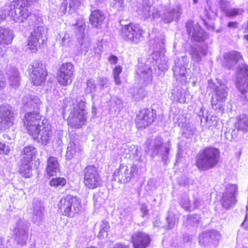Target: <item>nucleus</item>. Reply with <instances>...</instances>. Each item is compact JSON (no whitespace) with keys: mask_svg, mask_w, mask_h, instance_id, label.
Wrapping results in <instances>:
<instances>
[{"mask_svg":"<svg viewBox=\"0 0 248 248\" xmlns=\"http://www.w3.org/2000/svg\"><path fill=\"white\" fill-rule=\"evenodd\" d=\"M32 219L34 223L37 225L41 224L43 222L44 219V207L40 202H33L32 205Z\"/></svg>","mask_w":248,"mask_h":248,"instance_id":"obj_25","label":"nucleus"},{"mask_svg":"<svg viewBox=\"0 0 248 248\" xmlns=\"http://www.w3.org/2000/svg\"><path fill=\"white\" fill-rule=\"evenodd\" d=\"M205 126L209 129H212V127H216L217 125V123L218 122V118L214 115L207 116L205 119Z\"/></svg>","mask_w":248,"mask_h":248,"instance_id":"obj_42","label":"nucleus"},{"mask_svg":"<svg viewBox=\"0 0 248 248\" xmlns=\"http://www.w3.org/2000/svg\"><path fill=\"white\" fill-rule=\"evenodd\" d=\"M6 80L3 74L0 71V91L5 86Z\"/></svg>","mask_w":248,"mask_h":248,"instance_id":"obj_58","label":"nucleus"},{"mask_svg":"<svg viewBox=\"0 0 248 248\" xmlns=\"http://www.w3.org/2000/svg\"><path fill=\"white\" fill-rule=\"evenodd\" d=\"M207 50L204 48L197 47L193 50L191 56L192 60L196 62H199L202 60V58L206 55Z\"/></svg>","mask_w":248,"mask_h":248,"instance_id":"obj_35","label":"nucleus"},{"mask_svg":"<svg viewBox=\"0 0 248 248\" xmlns=\"http://www.w3.org/2000/svg\"><path fill=\"white\" fill-rule=\"evenodd\" d=\"M60 170V165L57 158L53 156L48 157L47 159L46 174L52 176L59 173Z\"/></svg>","mask_w":248,"mask_h":248,"instance_id":"obj_27","label":"nucleus"},{"mask_svg":"<svg viewBox=\"0 0 248 248\" xmlns=\"http://www.w3.org/2000/svg\"><path fill=\"white\" fill-rule=\"evenodd\" d=\"M236 131L235 129H229L224 133L223 136L228 140L231 141L236 137Z\"/></svg>","mask_w":248,"mask_h":248,"instance_id":"obj_52","label":"nucleus"},{"mask_svg":"<svg viewBox=\"0 0 248 248\" xmlns=\"http://www.w3.org/2000/svg\"><path fill=\"white\" fill-rule=\"evenodd\" d=\"M220 157L219 150L215 147H206L197 156L196 165L201 170H205L215 166Z\"/></svg>","mask_w":248,"mask_h":248,"instance_id":"obj_4","label":"nucleus"},{"mask_svg":"<svg viewBox=\"0 0 248 248\" xmlns=\"http://www.w3.org/2000/svg\"><path fill=\"white\" fill-rule=\"evenodd\" d=\"M198 200L194 199V201H190L189 199L186 197L181 201L182 207L186 210L192 211L196 209L198 207Z\"/></svg>","mask_w":248,"mask_h":248,"instance_id":"obj_32","label":"nucleus"},{"mask_svg":"<svg viewBox=\"0 0 248 248\" xmlns=\"http://www.w3.org/2000/svg\"><path fill=\"white\" fill-rule=\"evenodd\" d=\"M154 121L153 112L146 109L140 111L137 116L136 122L138 128H144Z\"/></svg>","mask_w":248,"mask_h":248,"instance_id":"obj_22","label":"nucleus"},{"mask_svg":"<svg viewBox=\"0 0 248 248\" xmlns=\"http://www.w3.org/2000/svg\"><path fill=\"white\" fill-rule=\"evenodd\" d=\"M109 228V226L108 222L102 221L100 225V231L98 234V237L100 238H104L108 236V231Z\"/></svg>","mask_w":248,"mask_h":248,"instance_id":"obj_40","label":"nucleus"},{"mask_svg":"<svg viewBox=\"0 0 248 248\" xmlns=\"http://www.w3.org/2000/svg\"><path fill=\"white\" fill-rule=\"evenodd\" d=\"M30 162V161H25V163L20 166L19 172L26 178H29L31 176V168Z\"/></svg>","mask_w":248,"mask_h":248,"instance_id":"obj_37","label":"nucleus"},{"mask_svg":"<svg viewBox=\"0 0 248 248\" xmlns=\"http://www.w3.org/2000/svg\"><path fill=\"white\" fill-rule=\"evenodd\" d=\"M127 151H128V154H129V157L133 156L136 160H139L140 159L141 152L140 147L132 145L127 149H125V152H127Z\"/></svg>","mask_w":248,"mask_h":248,"instance_id":"obj_36","label":"nucleus"},{"mask_svg":"<svg viewBox=\"0 0 248 248\" xmlns=\"http://www.w3.org/2000/svg\"><path fill=\"white\" fill-rule=\"evenodd\" d=\"M153 146L151 149V155L154 156L160 154L162 160L166 161L169 156V152L171 149V144L169 140L166 142H163L161 137H156L153 141Z\"/></svg>","mask_w":248,"mask_h":248,"instance_id":"obj_12","label":"nucleus"},{"mask_svg":"<svg viewBox=\"0 0 248 248\" xmlns=\"http://www.w3.org/2000/svg\"><path fill=\"white\" fill-rule=\"evenodd\" d=\"M105 19V16L103 12L98 10L93 11L90 17L91 24L95 28H100L104 23Z\"/></svg>","mask_w":248,"mask_h":248,"instance_id":"obj_28","label":"nucleus"},{"mask_svg":"<svg viewBox=\"0 0 248 248\" xmlns=\"http://www.w3.org/2000/svg\"><path fill=\"white\" fill-rule=\"evenodd\" d=\"M22 103L24 107L34 108L38 107L41 102L38 97L30 95L23 98Z\"/></svg>","mask_w":248,"mask_h":248,"instance_id":"obj_31","label":"nucleus"},{"mask_svg":"<svg viewBox=\"0 0 248 248\" xmlns=\"http://www.w3.org/2000/svg\"><path fill=\"white\" fill-rule=\"evenodd\" d=\"M108 60L110 64H115L117 62L118 58L116 56L111 55L109 57Z\"/></svg>","mask_w":248,"mask_h":248,"instance_id":"obj_60","label":"nucleus"},{"mask_svg":"<svg viewBox=\"0 0 248 248\" xmlns=\"http://www.w3.org/2000/svg\"><path fill=\"white\" fill-rule=\"evenodd\" d=\"M71 103L68 124L72 128L78 129L85 125L87 121L86 102L84 98L78 97L72 100Z\"/></svg>","mask_w":248,"mask_h":248,"instance_id":"obj_3","label":"nucleus"},{"mask_svg":"<svg viewBox=\"0 0 248 248\" xmlns=\"http://www.w3.org/2000/svg\"><path fill=\"white\" fill-rule=\"evenodd\" d=\"M164 43L159 50H155L149 57L145 65H139L137 70V74L139 77V83L142 87H145L150 84L152 81V68L154 67L155 71L158 69L157 74H160L159 71H163L168 69V66L167 61L164 58L165 50L163 47Z\"/></svg>","mask_w":248,"mask_h":248,"instance_id":"obj_1","label":"nucleus"},{"mask_svg":"<svg viewBox=\"0 0 248 248\" xmlns=\"http://www.w3.org/2000/svg\"><path fill=\"white\" fill-rule=\"evenodd\" d=\"M138 169L136 165L129 166L121 164L116 169L113 175V179L122 184L130 182L138 174Z\"/></svg>","mask_w":248,"mask_h":248,"instance_id":"obj_6","label":"nucleus"},{"mask_svg":"<svg viewBox=\"0 0 248 248\" xmlns=\"http://www.w3.org/2000/svg\"><path fill=\"white\" fill-rule=\"evenodd\" d=\"M80 200L76 196L66 195L63 196L59 201L58 211L63 216L73 217L78 215L81 210Z\"/></svg>","mask_w":248,"mask_h":248,"instance_id":"obj_5","label":"nucleus"},{"mask_svg":"<svg viewBox=\"0 0 248 248\" xmlns=\"http://www.w3.org/2000/svg\"><path fill=\"white\" fill-rule=\"evenodd\" d=\"M74 66L71 62L63 63L57 74L58 83L63 86L70 85L74 78Z\"/></svg>","mask_w":248,"mask_h":248,"instance_id":"obj_10","label":"nucleus"},{"mask_svg":"<svg viewBox=\"0 0 248 248\" xmlns=\"http://www.w3.org/2000/svg\"><path fill=\"white\" fill-rule=\"evenodd\" d=\"M209 86L215 90L211 98L212 107L215 110L223 109L224 103L227 96L225 85L219 83V86H218L213 83H210Z\"/></svg>","mask_w":248,"mask_h":248,"instance_id":"obj_8","label":"nucleus"},{"mask_svg":"<svg viewBox=\"0 0 248 248\" xmlns=\"http://www.w3.org/2000/svg\"><path fill=\"white\" fill-rule=\"evenodd\" d=\"M96 91V85L92 79H89L87 82V87L85 89L86 93H93Z\"/></svg>","mask_w":248,"mask_h":248,"instance_id":"obj_47","label":"nucleus"},{"mask_svg":"<svg viewBox=\"0 0 248 248\" xmlns=\"http://www.w3.org/2000/svg\"><path fill=\"white\" fill-rule=\"evenodd\" d=\"M244 10L242 9H231L226 13L227 16H233L242 14Z\"/></svg>","mask_w":248,"mask_h":248,"instance_id":"obj_54","label":"nucleus"},{"mask_svg":"<svg viewBox=\"0 0 248 248\" xmlns=\"http://www.w3.org/2000/svg\"><path fill=\"white\" fill-rule=\"evenodd\" d=\"M170 18L169 19H166L165 21L168 23L171 22L173 19L177 18L180 16L179 9H173V10L170 14Z\"/></svg>","mask_w":248,"mask_h":248,"instance_id":"obj_53","label":"nucleus"},{"mask_svg":"<svg viewBox=\"0 0 248 248\" xmlns=\"http://www.w3.org/2000/svg\"><path fill=\"white\" fill-rule=\"evenodd\" d=\"M124 0H113L111 5L118 11L122 10L124 8Z\"/></svg>","mask_w":248,"mask_h":248,"instance_id":"obj_51","label":"nucleus"},{"mask_svg":"<svg viewBox=\"0 0 248 248\" xmlns=\"http://www.w3.org/2000/svg\"><path fill=\"white\" fill-rule=\"evenodd\" d=\"M57 41L59 42L62 46H66L70 41L69 34L66 31L60 33L56 38Z\"/></svg>","mask_w":248,"mask_h":248,"instance_id":"obj_41","label":"nucleus"},{"mask_svg":"<svg viewBox=\"0 0 248 248\" xmlns=\"http://www.w3.org/2000/svg\"><path fill=\"white\" fill-rule=\"evenodd\" d=\"M27 4L23 0H14L0 8V23L8 16L17 23L24 22L30 16Z\"/></svg>","mask_w":248,"mask_h":248,"instance_id":"obj_2","label":"nucleus"},{"mask_svg":"<svg viewBox=\"0 0 248 248\" xmlns=\"http://www.w3.org/2000/svg\"><path fill=\"white\" fill-rule=\"evenodd\" d=\"M242 226L248 229V219L247 217L244 221L242 223Z\"/></svg>","mask_w":248,"mask_h":248,"instance_id":"obj_63","label":"nucleus"},{"mask_svg":"<svg viewBox=\"0 0 248 248\" xmlns=\"http://www.w3.org/2000/svg\"><path fill=\"white\" fill-rule=\"evenodd\" d=\"M140 210L142 214V217H145L148 214V210L147 209V206L145 204H142L141 205Z\"/></svg>","mask_w":248,"mask_h":248,"instance_id":"obj_59","label":"nucleus"},{"mask_svg":"<svg viewBox=\"0 0 248 248\" xmlns=\"http://www.w3.org/2000/svg\"><path fill=\"white\" fill-rule=\"evenodd\" d=\"M8 81L9 86L16 89L19 86L20 78L18 71L13 69L9 71L7 73Z\"/></svg>","mask_w":248,"mask_h":248,"instance_id":"obj_30","label":"nucleus"},{"mask_svg":"<svg viewBox=\"0 0 248 248\" xmlns=\"http://www.w3.org/2000/svg\"><path fill=\"white\" fill-rule=\"evenodd\" d=\"M186 28L188 34L193 40L200 42L206 39V34L198 24L194 25L193 22L188 21L186 23Z\"/></svg>","mask_w":248,"mask_h":248,"instance_id":"obj_21","label":"nucleus"},{"mask_svg":"<svg viewBox=\"0 0 248 248\" xmlns=\"http://www.w3.org/2000/svg\"><path fill=\"white\" fill-rule=\"evenodd\" d=\"M237 189L236 184H229L226 186L221 199L222 205L224 208L229 209L235 204Z\"/></svg>","mask_w":248,"mask_h":248,"instance_id":"obj_13","label":"nucleus"},{"mask_svg":"<svg viewBox=\"0 0 248 248\" xmlns=\"http://www.w3.org/2000/svg\"><path fill=\"white\" fill-rule=\"evenodd\" d=\"M76 36L78 41L80 44L82 48H87L91 44L90 38L85 34V24L78 21L76 25Z\"/></svg>","mask_w":248,"mask_h":248,"instance_id":"obj_20","label":"nucleus"},{"mask_svg":"<svg viewBox=\"0 0 248 248\" xmlns=\"http://www.w3.org/2000/svg\"><path fill=\"white\" fill-rule=\"evenodd\" d=\"M200 218L199 215H194L187 217V221L188 223L194 225V223H197L199 221Z\"/></svg>","mask_w":248,"mask_h":248,"instance_id":"obj_55","label":"nucleus"},{"mask_svg":"<svg viewBox=\"0 0 248 248\" xmlns=\"http://www.w3.org/2000/svg\"><path fill=\"white\" fill-rule=\"evenodd\" d=\"M5 247V243L3 240V238L0 236V248H4Z\"/></svg>","mask_w":248,"mask_h":248,"instance_id":"obj_64","label":"nucleus"},{"mask_svg":"<svg viewBox=\"0 0 248 248\" xmlns=\"http://www.w3.org/2000/svg\"><path fill=\"white\" fill-rule=\"evenodd\" d=\"M242 58L240 53L236 51L227 52L224 54V64L228 68H231L233 64Z\"/></svg>","mask_w":248,"mask_h":248,"instance_id":"obj_29","label":"nucleus"},{"mask_svg":"<svg viewBox=\"0 0 248 248\" xmlns=\"http://www.w3.org/2000/svg\"><path fill=\"white\" fill-rule=\"evenodd\" d=\"M31 135L37 142L43 145H47L49 142L52 136L50 125L48 124L45 125L43 123H42L41 125Z\"/></svg>","mask_w":248,"mask_h":248,"instance_id":"obj_15","label":"nucleus"},{"mask_svg":"<svg viewBox=\"0 0 248 248\" xmlns=\"http://www.w3.org/2000/svg\"><path fill=\"white\" fill-rule=\"evenodd\" d=\"M134 248H146L150 242L149 236L145 233L137 232L132 236Z\"/></svg>","mask_w":248,"mask_h":248,"instance_id":"obj_23","label":"nucleus"},{"mask_svg":"<svg viewBox=\"0 0 248 248\" xmlns=\"http://www.w3.org/2000/svg\"><path fill=\"white\" fill-rule=\"evenodd\" d=\"M14 114L8 105L0 106V130L5 131L14 124Z\"/></svg>","mask_w":248,"mask_h":248,"instance_id":"obj_14","label":"nucleus"},{"mask_svg":"<svg viewBox=\"0 0 248 248\" xmlns=\"http://www.w3.org/2000/svg\"><path fill=\"white\" fill-rule=\"evenodd\" d=\"M41 116L38 113L29 112L25 115L24 125L28 133L31 135L41 125Z\"/></svg>","mask_w":248,"mask_h":248,"instance_id":"obj_17","label":"nucleus"},{"mask_svg":"<svg viewBox=\"0 0 248 248\" xmlns=\"http://www.w3.org/2000/svg\"><path fill=\"white\" fill-rule=\"evenodd\" d=\"M210 242L208 232L202 233L199 236V243L201 245L204 246Z\"/></svg>","mask_w":248,"mask_h":248,"instance_id":"obj_50","label":"nucleus"},{"mask_svg":"<svg viewBox=\"0 0 248 248\" xmlns=\"http://www.w3.org/2000/svg\"><path fill=\"white\" fill-rule=\"evenodd\" d=\"M115 103L116 104V108L117 109H120L122 107L123 103L120 99L116 98L115 100Z\"/></svg>","mask_w":248,"mask_h":248,"instance_id":"obj_61","label":"nucleus"},{"mask_svg":"<svg viewBox=\"0 0 248 248\" xmlns=\"http://www.w3.org/2000/svg\"><path fill=\"white\" fill-rule=\"evenodd\" d=\"M143 31L140 25L129 24L124 26L121 29V35L126 42L137 44L143 38Z\"/></svg>","mask_w":248,"mask_h":248,"instance_id":"obj_7","label":"nucleus"},{"mask_svg":"<svg viewBox=\"0 0 248 248\" xmlns=\"http://www.w3.org/2000/svg\"><path fill=\"white\" fill-rule=\"evenodd\" d=\"M101 184V179L97 168L93 165L87 166L84 170V184L90 189H94Z\"/></svg>","mask_w":248,"mask_h":248,"instance_id":"obj_9","label":"nucleus"},{"mask_svg":"<svg viewBox=\"0 0 248 248\" xmlns=\"http://www.w3.org/2000/svg\"><path fill=\"white\" fill-rule=\"evenodd\" d=\"M83 154V148L78 141L70 142L67 147L66 156L68 159L80 158Z\"/></svg>","mask_w":248,"mask_h":248,"instance_id":"obj_24","label":"nucleus"},{"mask_svg":"<svg viewBox=\"0 0 248 248\" xmlns=\"http://www.w3.org/2000/svg\"><path fill=\"white\" fill-rule=\"evenodd\" d=\"M203 15L207 18L213 19L217 16V13L212 9L211 5L207 3V7L203 10Z\"/></svg>","mask_w":248,"mask_h":248,"instance_id":"obj_44","label":"nucleus"},{"mask_svg":"<svg viewBox=\"0 0 248 248\" xmlns=\"http://www.w3.org/2000/svg\"><path fill=\"white\" fill-rule=\"evenodd\" d=\"M66 183V180L62 177L55 178L52 179L49 184L52 186L58 187L60 186H64Z\"/></svg>","mask_w":248,"mask_h":248,"instance_id":"obj_45","label":"nucleus"},{"mask_svg":"<svg viewBox=\"0 0 248 248\" xmlns=\"http://www.w3.org/2000/svg\"><path fill=\"white\" fill-rule=\"evenodd\" d=\"M30 223L24 218L19 219L16 223L14 231L16 235V240L21 245L26 244L28 239V232Z\"/></svg>","mask_w":248,"mask_h":248,"instance_id":"obj_16","label":"nucleus"},{"mask_svg":"<svg viewBox=\"0 0 248 248\" xmlns=\"http://www.w3.org/2000/svg\"><path fill=\"white\" fill-rule=\"evenodd\" d=\"M237 126L238 130L244 132L248 131V116L245 114L240 115Z\"/></svg>","mask_w":248,"mask_h":248,"instance_id":"obj_38","label":"nucleus"},{"mask_svg":"<svg viewBox=\"0 0 248 248\" xmlns=\"http://www.w3.org/2000/svg\"><path fill=\"white\" fill-rule=\"evenodd\" d=\"M122 71V67L120 66H116L113 70V77L115 79V81L117 84H120L121 83V80L119 78V74L121 73Z\"/></svg>","mask_w":248,"mask_h":248,"instance_id":"obj_48","label":"nucleus"},{"mask_svg":"<svg viewBox=\"0 0 248 248\" xmlns=\"http://www.w3.org/2000/svg\"><path fill=\"white\" fill-rule=\"evenodd\" d=\"M236 86L238 90L245 93L248 88V65L243 64L239 66L236 80Z\"/></svg>","mask_w":248,"mask_h":248,"instance_id":"obj_18","label":"nucleus"},{"mask_svg":"<svg viewBox=\"0 0 248 248\" xmlns=\"http://www.w3.org/2000/svg\"><path fill=\"white\" fill-rule=\"evenodd\" d=\"M187 58L182 57L175 62V66L173 68L174 76L176 79L182 83L186 82V69L184 65L187 62Z\"/></svg>","mask_w":248,"mask_h":248,"instance_id":"obj_19","label":"nucleus"},{"mask_svg":"<svg viewBox=\"0 0 248 248\" xmlns=\"http://www.w3.org/2000/svg\"><path fill=\"white\" fill-rule=\"evenodd\" d=\"M220 5L222 10L225 13L229 10L228 8L231 6L230 2L226 0H221Z\"/></svg>","mask_w":248,"mask_h":248,"instance_id":"obj_56","label":"nucleus"},{"mask_svg":"<svg viewBox=\"0 0 248 248\" xmlns=\"http://www.w3.org/2000/svg\"><path fill=\"white\" fill-rule=\"evenodd\" d=\"M210 242L215 243L220 238V234L217 231H211L208 232Z\"/></svg>","mask_w":248,"mask_h":248,"instance_id":"obj_49","label":"nucleus"},{"mask_svg":"<svg viewBox=\"0 0 248 248\" xmlns=\"http://www.w3.org/2000/svg\"><path fill=\"white\" fill-rule=\"evenodd\" d=\"M173 99L177 100L181 103L186 102L189 99V93L188 90L180 87H175L172 91Z\"/></svg>","mask_w":248,"mask_h":248,"instance_id":"obj_26","label":"nucleus"},{"mask_svg":"<svg viewBox=\"0 0 248 248\" xmlns=\"http://www.w3.org/2000/svg\"><path fill=\"white\" fill-rule=\"evenodd\" d=\"M46 29L44 26H38L35 28L31 33V36L35 38L38 41L42 42L44 41V38L46 37Z\"/></svg>","mask_w":248,"mask_h":248,"instance_id":"obj_34","label":"nucleus"},{"mask_svg":"<svg viewBox=\"0 0 248 248\" xmlns=\"http://www.w3.org/2000/svg\"><path fill=\"white\" fill-rule=\"evenodd\" d=\"M40 42L38 40L31 35L28 42V48L31 52H36L40 47Z\"/></svg>","mask_w":248,"mask_h":248,"instance_id":"obj_39","label":"nucleus"},{"mask_svg":"<svg viewBox=\"0 0 248 248\" xmlns=\"http://www.w3.org/2000/svg\"><path fill=\"white\" fill-rule=\"evenodd\" d=\"M23 157L26 161H31L37 153V150L34 146L30 145L26 146L22 152Z\"/></svg>","mask_w":248,"mask_h":248,"instance_id":"obj_33","label":"nucleus"},{"mask_svg":"<svg viewBox=\"0 0 248 248\" xmlns=\"http://www.w3.org/2000/svg\"><path fill=\"white\" fill-rule=\"evenodd\" d=\"M82 0H64V2L68 5L69 12L72 13L80 5Z\"/></svg>","mask_w":248,"mask_h":248,"instance_id":"obj_43","label":"nucleus"},{"mask_svg":"<svg viewBox=\"0 0 248 248\" xmlns=\"http://www.w3.org/2000/svg\"><path fill=\"white\" fill-rule=\"evenodd\" d=\"M113 248H129L128 246L122 244H117L114 246Z\"/></svg>","mask_w":248,"mask_h":248,"instance_id":"obj_62","label":"nucleus"},{"mask_svg":"<svg viewBox=\"0 0 248 248\" xmlns=\"http://www.w3.org/2000/svg\"><path fill=\"white\" fill-rule=\"evenodd\" d=\"M167 221L168 225V227L170 229L172 228L177 223L178 218L177 217L173 214L169 213L168 216L167 218Z\"/></svg>","mask_w":248,"mask_h":248,"instance_id":"obj_46","label":"nucleus"},{"mask_svg":"<svg viewBox=\"0 0 248 248\" xmlns=\"http://www.w3.org/2000/svg\"><path fill=\"white\" fill-rule=\"evenodd\" d=\"M32 72L30 75L31 83L35 86H40L45 83L47 75L46 68L39 61H34L31 65Z\"/></svg>","mask_w":248,"mask_h":248,"instance_id":"obj_11","label":"nucleus"},{"mask_svg":"<svg viewBox=\"0 0 248 248\" xmlns=\"http://www.w3.org/2000/svg\"><path fill=\"white\" fill-rule=\"evenodd\" d=\"M10 151L9 147L4 143L0 142V154H8Z\"/></svg>","mask_w":248,"mask_h":248,"instance_id":"obj_57","label":"nucleus"}]
</instances>
